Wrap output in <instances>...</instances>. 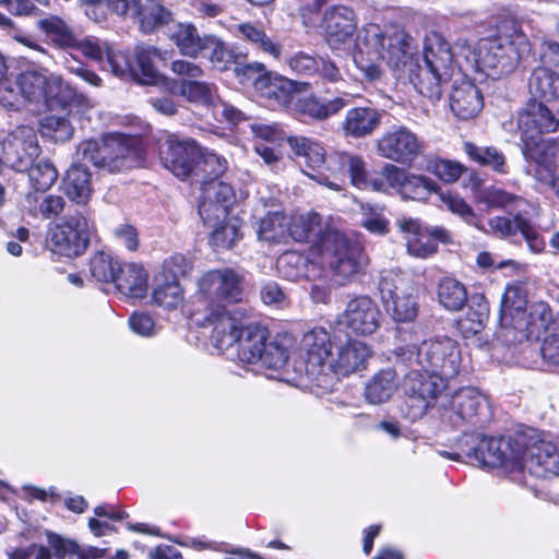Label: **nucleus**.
Returning <instances> with one entry per match:
<instances>
[{"label": "nucleus", "mask_w": 559, "mask_h": 559, "mask_svg": "<svg viewBox=\"0 0 559 559\" xmlns=\"http://www.w3.org/2000/svg\"><path fill=\"white\" fill-rule=\"evenodd\" d=\"M486 408L487 401L481 393L474 388H463L450 400V411L454 416H450V419L455 426L463 423L476 424V418Z\"/></svg>", "instance_id": "nucleus-26"}, {"label": "nucleus", "mask_w": 559, "mask_h": 559, "mask_svg": "<svg viewBox=\"0 0 559 559\" xmlns=\"http://www.w3.org/2000/svg\"><path fill=\"white\" fill-rule=\"evenodd\" d=\"M120 263L110 254L99 251L90 261L91 275L102 283H112Z\"/></svg>", "instance_id": "nucleus-55"}, {"label": "nucleus", "mask_w": 559, "mask_h": 559, "mask_svg": "<svg viewBox=\"0 0 559 559\" xmlns=\"http://www.w3.org/2000/svg\"><path fill=\"white\" fill-rule=\"evenodd\" d=\"M370 355L371 350L366 343L350 341L336 347L330 357L328 369L336 374L347 376L364 368Z\"/></svg>", "instance_id": "nucleus-25"}, {"label": "nucleus", "mask_w": 559, "mask_h": 559, "mask_svg": "<svg viewBox=\"0 0 559 559\" xmlns=\"http://www.w3.org/2000/svg\"><path fill=\"white\" fill-rule=\"evenodd\" d=\"M436 191L437 183L432 179L409 174L400 194L404 199L426 201L430 193Z\"/></svg>", "instance_id": "nucleus-57"}, {"label": "nucleus", "mask_w": 559, "mask_h": 559, "mask_svg": "<svg viewBox=\"0 0 559 559\" xmlns=\"http://www.w3.org/2000/svg\"><path fill=\"white\" fill-rule=\"evenodd\" d=\"M79 150L84 159L110 173L136 168L144 160L139 140L120 134L106 136L102 142L84 141Z\"/></svg>", "instance_id": "nucleus-6"}, {"label": "nucleus", "mask_w": 559, "mask_h": 559, "mask_svg": "<svg viewBox=\"0 0 559 559\" xmlns=\"http://www.w3.org/2000/svg\"><path fill=\"white\" fill-rule=\"evenodd\" d=\"M178 92L190 103L213 106L216 100V86L213 83L197 80H180Z\"/></svg>", "instance_id": "nucleus-49"}, {"label": "nucleus", "mask_w": 559, "mask_h": 559, "mask_svg": "<svg viewBox=\"0 0 559 559\" xmlns=\"http://www.w3.org/2000/svg\"><path fill=\"white\" fill-rule=\"evenodd\" d=\"M483 107L481 93L473 82L465 79L454 81L450 93V108L459 119H474Z\"/></svg>", "instance_id": "nucleus-22"}, {"label": "nucleus", "mask_w": 559, "mask_h": 559, "mask_svg": "<svg viewBox=\"0 0 559 559\" xmlns=\"http://www.w3.org/2000/svg\"><path fill=\"white\" fill-rule=\"evenodd\" d=\"M136 64L122 76H131L141 84H154L158 81L160 74L155 67V61L162 59V52L150 45H140L134 50Z\"/></svg>", "instance_id": "nucleus-33"}, {"label": "nucleus", "mask_w": 559, "mask_h": 559, "mask_svg": "<svg viewBox=\"0 0 559 559\" xmlns=\"http://www.w3.org/2000/svg\"><path fill=\"white\" fill-rule=\"evenodd\" d=\"M71 48H75L84 56L102 62L103 69L110 71L116 76H123L130 70V62L124 53L115 51L107 43L96 37L76 38V44Z\"/></svg>", "instance_id": "nucleus-21"}, {"label": "nucleus", "mask_w": 559, "mask_h": 559, "mask_svg": "<svg viewBox=\"0 0 559 559\" xmlns=\"http://www.w3.org/2000/svg\"><path fill=\"white\" fill-rule=\"evenodd\" d=\"M227 169V160L215 153H202L200 151V157L197 159L192 177L195 181H209L212 179H218Z\"/></svg>", "instance_id": "nucleus-52"}, {"label": "nucleus", "mask_w": 559, "mask_h": 559, "mask_svg": "<svg viewBox=\"0 0 559 559\" xmlns=\"http://www.w3.org/2000/svg\"><path fill=\"white\" fill-rule=\"evenodd\" d=\"M454 50L476 72L500 79L518 69L530 55L531 43L521 27L511 23L510 26L499 29L497 35L481 38L475 44L459 38Z\"/></svg>", "instance_id": "nucleus-3"}, {"label": "nucleus", "mask_w": 559, "mask_h": 559, "mask_svg": "<svg viewBox=\"0 0 559 559\" xmlns=\"http://www.w3.org/2000/svg\"><path fill=\"white\" fill-rule=\"evenodd\" d=\"M383 114L371 106H358L347 110L341 129L345 136L362 139L371 135L381 124Z\"/></svg>", "instance_id": "nucleus-24"}, {"label": "nucleus", "mask_w": 559, "mask_h": 559, "mask_svg": "<svg viewBox=\"0 0 559 559\" xmlns=\"http://www.w3.org/2000/svg\"><path fill=\"white\" fill-rule=\"evenodd\" d=\"M311 257L298 251H286L277 259V271L288 281H314L328 267L334 276L345 281L358 274L366 262L361 247L352 243L335 229L324 231L312 249Z\"/></svg>", "instance_id": "nucleus-2"}, {"label": "nucleus", "mask_w": 559, "mask_h": 559, "mask_svg": "<svg viewBox=\"0 0 559 559\" xmlns=\"http://www.w3.org/2000/svg\"><path fill=\"white\" fill-rule=\"evenodd\" d=\"M403 390L405 415L411 420L421 418L432 407L438 396L445 390V380L433 373H421L423 368L408 367Z\"/></svg>", "instance_id": "nucleus-10"}, {"label": "nucleus", "mask_w": 559, "mask_h": 559, "mask_svg": "<svg viewBox=\"0 0 559 559\" xmlns=\"http://www.w3.org/2000/svg\"><path fill=\"white\" fill-rule=\"evenodd\" d=\"M67 197L79 205H85L92 195L91 173L83 166H72L63 177Z\"/></svg>", "instance_id": "nucleus-34"}, {"label": "nucleus", "mask_w": 559, "mask_h": 559, "mask_svg": "<svg viewBox=\"0 0 559 559\" xmlns=\"http://www.w3.org/2000/svg\"><path fill=\"white\" fill-rule=\"evenodd\" d=\"M301 357L306 364V372L316 374L329 367L333 354L330 332L321 326L305 333L301 340Z\"/></svg>", "instance_id": "nucleus-20"}, {"label": "nucleus", "mask_w": 559, "mask_h": 559, "mask_svg": "<svg viewBox=\"0 0 559 559\" xmlns=\"http://www.w3.org/2000/svg\"><path fill=\"white\" fill-rule=\"evenodd\" d=\"M187 272L186 259L182 255L171 257L164 263L163 273L157 277L153 292L156 305L166 309H177L183 301V292L179 285V276Z\"/></svg>", "instance_id": "nucleus-17"}, {"label": "nucleus", "mask_w": 559, "mask_h": 559, "mask_svg": "<svg viewBox=\"0 0 559 559\" xmlns=\"http://www.w3.org/2000/svg\"><path fill=\"white\" fill-rule=\"evenodd\" d=\"M212 227L214 229L211 233L210 243L216 251L233 248L242 237L236 222H224Z\"/></svg>", "instance_id": "nucleus-58"}, {"label": "nucleus", "mask_w": 559, "mask_h": 559, "mask_svg": "<svg viewBox=\"0 0 559 559\" xmlns=\"http://www.w3.org/2000/svg\"><path fill=\"white\" fill-rule=\"evenodd\" d=\"M257 234L260 240L285 241L287 239V217L280 211L267 213L260 219Z\"/></svg>", "instance_id": "nucleus-51"}, {"label": "nucleus", "mask_w": 559, "mask_h": 559, "mask_svg": "<svg viewBox=\"0 0 559 559\" xmlns=\"http://www.w3.org/2000/svg\"><path fill=\"white\" fill-rule=\"evenodd\" d=\"M40 131L44 136L50 138L56 142L68 141L73 134V128L67 118L52 115L41 120Z\"/></svg>", "instance_id": "nucleus-59"}, {"label": "nucleus", "mask_w": 559, "mask_h": 559, "mask_svg": "<svg viewBox=\"0 0 559 559\" xmlns=\"http://www.w3.org/2000/svg\"><path fill=\"white\" fill-rule=\"evenodd\" d=\"M518 468L527 469L536 477L559 474V441L538 440L532 444H522V454Z\"/></svg>", "instance_id": "nucleus-18"}, {"label": "nucleus", "mask_w": 559, "mask_h": 559, "mask_svg": "<svg viewBox=\"0 0 559 559\" xmlns=\"http://www.w3.org/2000/svg\"><path fill=\"white\" fill-rule=\"evenodd\" d=\"M478 200L488 207L503 209L510 214H513L515 211L524 212L525 207L528 205L523 198L509 193L495 186L484 188L479 192Z\"/></svg>", "instance_id": "nucleus-46"}, {"label": "nucleus", "mask_w": 559, "mask_h": 559, "mask_svg": "<svg viewBox=\"0 0 559 559\" xmlns=\"http://www.w3.org/2000/svg\"><path fill=\"white\" fill-rule=\"evenodd\" d=\"M28 181L32 192H47L58 179V170L55 165L48 159H41L37 163H32L27 168Z\"/></svg>", "instance_id": "nucleus-50"}, {"label": "nucleus", "mask_w": 559, "mask_h": 559, "mask_svg": "<svg viewBox=\"0 0 559 559\" xmlns=\"http://www.w3.org/2000/svg\"><path fill=\"white\" fill-rule=\"evenodd\" d=\"M147 274L145 270L135 263L119 265L117 276L112 283L124 295L142 297L146 289Z\"/></svg>", "instance_id": "nucleus-35"}, {"label": "nucleus", "mask_w": 559, "mask_h": 559, "mask_svg": "<svg viewBox=\"0 0 559 559\" xmlns=\"http://www.w3.org/2000/svg\"><path fill=\"white\" fill-rule=\"evenodd\" d=\"M243 271L230 266L213 269L198 281L199 298L205 304L206 311L221 313L228 305L242 301L245 295Z\"/></svg>", "instance_id": "nucleus-7"}, {"label": "nucleus", "mask_w": 559, "mask_h": 559, "mask_svg": "<svg viewBox=\"0 0 559 559\" xmlns=\"http://www.w3.org/2000/svg\"><path fill=\"white\" fill-rule=\"evenodd\" d=\"M234 74L242 85H253L258 91L260 85L264 84L265 79L272 72L269 71L264 63L253 61L248 63H238L236 61Z\"/></svg>", "instance_id": "nucleus-56"}, {"label": "nucleus", "mask_w": 559, "mask_h": 559, "mask_svg": "<svg viewBox=\"0 0 559 559\" xmlns=\"http://www.w3.org/2000/svg\"><path fill=\"white\" fill-rule=\"evenodd\" d=\"M526 296L519 285H508L501 299V324L518 326V318L524 317L526 311Z\"/></svg>", "instance_id": "nucleus-37"}, {"label": "nucleus", "mask_w": 559, "mask_h": 559, "mask_svg": "<svg viewBox=\"0 0 559 559\" xmlns=\"http://www.w3.org/2000/svg\"><path fill=\"white\" fill-rule=\"evenodd\" d=\"M293 338L286 334H277L270 338L258 362L267 369L280 370L286 366Z\"/></svg>", "instance_id": "nucleus-44"}, {"label": "nucleus", "mask_w": 559, "mask_h": 559, "mask_svg": "<svg viewBox=\"0 0 559 559\" xmlns=\"http://www.w3.org/2000/svg\"><path fill=\"white\" fill-rule=\"evenodd\" d=\"M269 342V331L258 324L250 323L240 330V337L236 345L238 358L248 364L258 362Z\"/></svg>", "instance_id": "nucleus-29"}, {"label": "nucleus", "mask_w": 559, "mask_h": 559, "mask_svg": "<svg viewBox=\"0 0 559 559\" xmlns=\"http://www.w3.org/2000/svg\"><path fill=\"white\" fill-rule=\"evenodd\" d=\"M288 144L293 153L304 159V164L308 170L304 173L328 188H336L337 183L331 180V174L328 170L330 154H326L324 147L309 138L290 136Z\"/></svg>", "instance_id": "nucleus-14"}, {"label": "nucleus", "mask_w": 559, "mask_h": 559, "mask_svg": "<svg viewBox=\"0 0 559 559\" xmlns=\"http://www.w3.org/2000/svg\"><path fill=\"white\" fill-rule=\"evenodd\" d=\"M2 162L15 171L24 173L38 158L40 146L35 130L19 126L1 141Z\"/></svg>", "instance_id": "nucleus-12"}, {"label": "nucleus", "mask_w": 559, "mask_h": 559, "mask_svg": "<svg viewBox=\"0 0 559 559\" xmlns=\"http://www.w3.org/2000/svg\"><path fill=\"white\" fill-rule=\"evenodd\" d=\"M93 229L88 211L76 210L48 230L47 246L56 254L79 257L87 249Z\"/></svg>", "instance_id": "nucleus-8"}, {"label": "nucleus", "mask_w": 559, "mask_h": 559, "mask_svg": "<svg viewBox=\"0 0 559 559\" xmlns=\"http://www.w3.org/2000/svg\"><path fill=\"white\" fill-rule=\"evenodd\" d=\"M201 191L200 198L211 202L230 204L235 202V193L231 186L219 179L203 181V183H201Z\"/></svg>", "instance_id": "nucleus-61"}, {"label": "nucleus", "mask_w": 559, "mask_h": 559, "mask_svg": "<svg viewBox=\"0 0 559 559\" xmlns=\"http://www.w3.org/2000/svg\"><path fill=\"white\" fill-rule=\"evenodd\" d=\"M348 105V100L343 97H335L329 100H322L317 97H306L300 99L297 108L298 111L308 118L316 120H325Z\"/></svg>", "instance_id": "nucleus-42"}, {"label": "nucleus", "mask_w": 559, "mask_h": 559, "mask_svg": "<svg viewBox=\"0 0 559 559\" xmlns=\"http://www.w3.org/2000/svg\"><path fill=\"white\" fill-rule=\"evenodd\" d=\"M66 205L62 195L46 192H27L23 202L24 210L29 216L47 221L57 218Z\"/></svg>", "instance_id": "nucleus-30"}, {"label": "nucleus", "mask_w": 559, "mask_h": 559, "mask_svg": "<svg viewBox=\"0 0 559 559\" xmlns=\"http://www.w3.org/2000/svg\"><path fill=\"white\" fill-rule=\"evenodd\" d=\"M200 147L191 139L179 140L174 135L166 138L159 145V158L166 169L176 177L186 179L192 176Z\"/></svg>", "instance_id": "nucleus-13"}, {"label": "nucleus", "mask_w": 559, "mask_h": 559, "mask_svg": "<svg viewBox=\"0 0 559 559\" xmlns=\"http://www.w3.org/2000/svg\"><path fill=\"white\" fill-rule=\"evenodd\" d=\"M397 385L396 372L392 369H383L366 384L365 396L371 404H381L391 399Z\"/></svg>", "instance_id": "nucleus-38"}, {"label": "nucleus", "mask_w": 559, "mask_h": 559, "mask_svg": "<svg viewBox=\"0 0 559 559\" xmlns=\"http://www.w3.org/2000/svg\"><path fill=\"white\" fill-rule=\"evenodd\" d=\"M413 38L404 31L367 24L357 34L353 53L357 69L369 82L382 76L383 61L396 78L407 75L416 91L432 103L438 102L453 73L454 53L444 37L437 32L424 40V64L414 59Z\"/></svg>", "instance_id": "nucleus-1"}, {"label": "nucleus", "mask_w": 559, "mask_h": 559, "mask_svg": "<svg viewBox=\"0 0 559 559\" xmlns=\"http://www.w3.org/2000/svg\"><path fill=\"white\" fill-rule=\"evenodd\" d=\"M526 173L536 180L549 185L559 199V148L527 165Z\"/></svg>", "instance_id": "nucleus-43"}, {"label": "nucleus", "mask_w": 559, "mask_h": 559, "mask_svg": "<svg viewBox=\"0 0 559 559\" xmlns=\"http://www.w3.org/2000/svg\"><path fill=\"white\" fill-rule=\"evenodd\" d=\"M37 26L60 47H72L76 44V37L71 28L56 15L38 20Z\"/></svg>", "instance_id": "nucleus-53"}, {"label": "nucleus", "mask_w": 559, "mask_h": 559, "mask_svg": "<svg viewBox=\"0 0 559 559\" xmlns=\"http://www.w3.org/2000/svg\"><path fill=\"white\" fill-rule=\"evenodd\" d=\"M326 40L333 49L348 41L356 28L355 12L344 5H335L324 13Z\"/></svg>", "instance_id": "nucleus-23"}, {"label": "nucleus", "mask_w": 559, "mask_h": 559, "mask_svg": "<svg viewBox=\"0 0 559 559\" xmlns=\"http://www.w3.org/2000/svg\"><path fill=\"white\" fill-rule=\"evenodd\" d=\"M552 324H559V322L552 320V311L547 304L540 301L531 305L527 321L531 333L539 332L540 330L547 333L551 331Z\"/></svg>", "instance_id": "nucleus-60"}, {"label": "nucleus", "mask_w": 559, "mask_h": 559, "mask_svg": "<svg viewBox=\"0 0 559 559\" xmlns=\"http://www.w3.org/2000/svg\"><path fill=\"white\" fill-rule=\"evenodd\" d=\"M169 38L183 56L197 58L201 53L202 37L191 23H178L170 29Z\"/></svg>", "instance_id": "nucleus-48"}, {"label": "nucleus", "mask_w": 559, "mask_h": 559, "mask_svg": "<svg viewBox=\"0 0 559 559\" xmlns=\"http://www.w3.org/2000/svg\"><path fill=\"white\" fill-rule=\"evenodd\" d=\"M438 195L442 204L453 214L459 215L465 223L485 231L484 225L473 209L456 193L439 191Z\"/></svg>", "instance_id": "nucleus-54"}, {"label": "nucleus", "mask_w": 559, "mask_h": 559, "mask_svg": "<svg viewBox=\"0 0 559 559\" xmlns=\"http://www.w3.org/2000/svg\"><path fill=\"white\" fill-rule=\"evenodd\" d=\"M518 131L522 141V153L527 165L557 151L559 142L545 140L544 133L556 132L559 119L542 102L532 100L518 112Z\"/></svg>", "instance_id": "nucleus-5"}, {"label": "nucleus", "mask_w": 559, "mask_h": 559, "mask_svg": "<svg viewBox=\"0 0 559 559\" xmlns=\"http://www.w3.org/2000/svg\"><path fill=\"white\" fill-rule=\"evenodd\" d=\"M386 309L397 322H411L419 311L418 297L413 293L389 292V298L383 297Z\"/></svg>", "instance_id": "nucleus-39"}, {"label": "nucleus", "mask_w": 559, "mask_h": 559, "mask_svg": "<svg viewBox=\"0 0 559 559\" xmlns=\"http://www.w3.org/2000/svg\"><path fill=\"white\" fill-rule=\"evenodd\" d=\"M488 318V300L483 294H474L469 297L467 312L456 321V326L462 336L468 338L484 330Z\"/></svg>", "instance_id": "nucleus-32"}, {"label": "nucleus", "mask_w": 559, "mask_h": 559, "mask_svg": "<svg viewBox=\"0 0 559 559\" xmlns=\"http://www.w3.org/2000/svg\"><path fill=\"white\" fill-rule=\"evenodd\" d=\"M328 170L331 174V180L337 183L336 188H330L334 191H341L347 176L353 186L358 188H368V171L364 158L359 155L335 151L330 153Z\"/></svg>", "instance_id": "nucleus-19"}, {"label": "nucleus", "mask_w": 559, "mask_h": 559, "mask_svg": "<svg viewBox=\"0 0 559 559\" xmlns=\"http://www.w3.org/2000/svg\"><path fill=\"white\" fill-rule=\"evenodd\" d=\"M231 205L230 203L211 202L200 198L199 215L205 225L216 226L226 222Z\"/></svg>", "instance_id": "nucleus-62"}, {"label": "nucleus", "mask_w": 559, "mask_h": 559, "mask_svg": "<svg viewBox=\"0 0 559 559\" xmlns=\"http://www.w3.org/2000/svg\"><path fill=\"white\" fill-rule=\"evenodd\" d=\"M426 144L405 126L386 129L377 141L378 154L399 164H408L424 154Z\"/></svg>", "instance_id": "nucleus-11"}, {"label": "nucleus", "mask_w": 559, "mask_h": 559, "mask_svg": "<svg viewBox=\"0 0 559 559\" xmlns=\"http://www.w3.org/2000/svg\"><path fill=\"white\" fill-rule=\"evenodd\" d=\"M257 92L271 106L285 107L292 102L294 87L290 80L272 71Z\"/></svg>", "instance_id": "nucleus-36"}, {"label": "nucleus", "mask_w": 559, "mask_h": 559, "mask_svg": "<svg viewBox=\"0 0 559 559\" xmlns=\"http://www.w3.org/2000/svg\"><path fill=\"white\" fill-rule=\"evenodd\" d=\"M0 103L12 109H19L24 103L20 84L17 83V75L12 79L5 74L0 76Z\"/></svg>", "instance_id": "nucleus-63"}, {"label": "nucleus", "mask_w": 559, "mask_h": 559, "mask_svg": "<svg viewBox=\"0 0 559 559\" xmlns=\"http://www.w3.org/2000/svg\"><path fill=\"white\" fill-rule=\"evenodd\" d=\"M201 52L221 71L227 70L237 59L234 49L215 35L202 36Z\"/></svg>", "instance_id": "nucleus-41"}, {"label": "nucleus", "mask_w": 559, "mask_h": 559, "mask_svg": "<svg viewBox=\"0 0 559 559\" xmlns=\"http://www.w3.org/2000/svg\"><path fill=\"white\" fill-rule=\"evenodd\" d=\"M437 295L439 304L449 311H459L469 301L465 285L453 277L440 280Z\"/></svg>", "instance_id": "nucleus-47"}, {"label": "nucleus", "mask_w": 559, "mask_h": 559, "mask_svg": "<svg viewBox=\"0 0 559 559\" xmlns=\"http://www.w3.org/2000/svg\"><path fill=\"white\" fill-rule=\"evenodd\" d=\"M361 226L376 235H385L389 233V221L383 213L371 205L361 206Z\"/></svg>", "instance_id": "nucleus-64"}, {"label": "nucleus", "mask_w": 559, "mask_h": 559, "mask_svg": "<svg viewBox=\"0 0 559 559\" xmlns=\"http://www.w3.org/2000/svg\"><path fill=\"white\" fill-rule=\"evenodd\" d=\"M381 312L368 296L350 299L345 310L338 314L337 323L357 335H371L380 326Z\"/></svg>", "instance_id": "nucleus-16"}, {"label": "nucleus", "mask_w": 559, "mask_h": 559, "mask_svg": "<svg viewBox=\"0 0 559 559\" xmlns=\"http://www.w3.org/2000/svg\"><path fill=\"white\" fill-rule=\"evenodd\" d=\"M465 154L480 166L488 167L499 174H507V158L504 154L495 146H478L472 142H464Z\"/></svg>", "instance_id": "nucleus-45"}, {"label": "nucleus", "mask_w": 559, "mask_h": 559, "mask_svg": "<svg viewBox=\"0 0 559 559\" xmlns=\"http://www.w3.org/2000/svg\"><path fill=\"white\" fill-rule=\"evenodd\" d=\"M205 321L213 325L212 341L217 349L227 350L236 347L240 337V330L245 325L233 317L227 309H224L221 313L207 311Z\"/></svg>", "instance_id": "nucleus-27"}, {"label": "nucleus", "mask_w": 559, "mask_h": 559, "mask_svg": "<svg viewBox=\"0 0 559 559\" xmlns=\"http://www.w3.org/2000/svg\"><path fill=\"white\" fill-rule=\"evenodd\" d=\"M462 451L484 467L518 468L522 443L512 438L465 435Z\"/></svg>", "instance_id": "nucleus-9"}, {"label": "nucleus", "mask_w": 559, "mask_h": 559, "mask_svg": "<svg viewBox=\"0 0 559 559\" xmlns=\"http://www.w3.org/2000/svg\"><path fill=\"white\" fill-rule=\"evenodd\" d=\"M235 36L254 49L280 59L282 45L270 37L261 24L253 22L239 23L234 28Z\"/></svg>", "instance_id": "nucleus-31"}, {"label": "nucleus", "mask_w": 559, "mask_h": 559, "mask_svg": "<svg viewBox=\"0 0 559 559\" xmlns=\"http://www.w3.org/2000/svg\"><path fill=\"white\" fill-rule=\"evenodd\" d=\"M23 102L46 103L61 97L64 83L47 70H27L17 74Z\"/></svg>", "instance_id": "nucleus-15"}, {"label": "nucleus", "mask_w": 559, "mask_h": 559, "mask_svg": "<svg viewBox=\"0 0 559 559\" xmlns=\"http://www.w3.org/2000/svg\"><path fill=\"white\" fill-rule=\"evenodd\" d=\"M396 362L405 367H418L442 379L455 377L461 368V349L454 340L439 336L424 341L419 346L399 347Z\"/></svg>", "instance_id": "nucleus-4"}, {"label": "nucleus", "mask_w": 559, "mask_h": 559, "mask_svg": "<svg viewBox=\"0 0 559 559\" xmlns=\"http://www.w3.org/2000/svg\"><path fill=\"white\" fill-rule=\"evenodd\" d=\"M324 235L321 228V216L318 213H308L306 215H298L287 221V238L292 237L294 240L304 241H318Z\"/></svg>", "instance_id": "nucleus-40"}, {"label": "nucleus", "mask_w": 559, "mask_h": 559, "mask_svg": "<svg viewBox=\"0 0 559 559\" xmlns=\"http://www.w3.org/2000/svg\"><path fill=\"white\" fill-rule=\"evenodd\" d=\"M131 10L144 33H153L173 20L171 11L160 0H131Z\"/></svg>", "instance_id": "nucleus-28"}]
</instances>
